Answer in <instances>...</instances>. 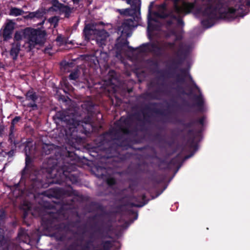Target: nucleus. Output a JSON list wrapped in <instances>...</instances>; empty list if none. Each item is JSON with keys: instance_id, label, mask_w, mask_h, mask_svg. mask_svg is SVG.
Masks as SVG:
<instances>
[{"instance_id": "nucleus-1", "label": "nucleus", "mask_w": 250, "mask_h": 250, "mask_svg": "<svg viewBox=\"0 0 250 250\" xmlns=\"http://www.w3.org/2000/svg\"><path fill=\"white\" fill-rule=\"evenodd\" d=\"M210 2L200 8L195 7L194 3L183 2L181 5L175 3L174 8L175 11L180 14H187L193 11L196 16H202L205 20H212L217 18L224 19L230 21L237 16L236 9L228 6H223L217 10H212Z\"/></svg>"}, {"instance_id": "nucleus-2", "label": "nucleus", "mask_w": 250, "mask_h": 250, "mask_svg": "<svg viewBox=\"0 0 250 250\" xmlns=\"http://www.w3.org/2000/svg\"><path fill=\"white\" fill-rule=\"evenodd\" d=\"M97 24H89L85 26L83 32L86 39L87 40L96 39L100 46L104 44V42L108 37V34L104 30L99 28Z\"/></svg>"}, {"instance_id": "nucleus-3", "label": "nucleus", "mask_w": 250, "mask_h": 250, "mask_svg": "<svg viewBox=\"0 0 250 250\" xmlns=\"http://www.w3.org/2000/svg\"><path fill=\"white\" fill-rule=\"evenodd\" d=\"M26 43L28 44L29 51L37 44H41L44 42L45 33L38 29L28 28Z\"/></svg>"}, {"instance_id": "nucleus-4", "label": "nucleus", "mask_w": 250, "mask_h": 250, "mask_svg": "<svg viewBox=\"0 0 250 250\" xmlns=\"http://www.w3.org/2000/svg\"><path fill=\"white\" fill-rule=\"evenodd\" d=\"M50 10L64 13L66 17H68L73 9L60 3L58 0H55L52 1V6L50 8Z\"/></svg>"}, {"instance_id": "nucleus-5", "label": "nucleus", "mask_w": 250, "mask_h": 250, "mask_svg": "<svg viewBox=\"0 0 250 250\" xmlns=\"http://www.w3.org/2000/svg\"><path fill=\"white\" fill-rule=\"evenodd\" d=\"M15 23L11 20H8L5 24L0 32V35L4 41L9 40L11 37L12 32L14 29Z\"/></svg>"}, {"instance_id": "nucleus-6", "label": "nucleus", "mask_w": 250, "mask_h": 250, "mask_svg": "<svg viewBox=\"0 0 250 250\" xmlns=\"http://www.w3.org/2000/svg\"><path fill=\"white\" fill-rule=\"evenodd\" d=\"M28 32V28L16 31L14 35V42H19L24 38L27 39Z\"/></svg>"}, {"instance_id": "nucleus-7", "label": "nucleus", "mask_w": 250, "mask_h": 250, "mask_svg": "<svg viewBox=\"0 0 250 250\" xmlns=\"http://www.w3.org/2000/svg\"><path fill=\"white\" fill-rule=\"evenodd\" d=\"M63 121L66 122L67 124V127L70 129H72L76 128V127L80 125V122L76 120L73 118H70L69 117H65L63 119Z\"/></svg>"}, {"instance_id": "nucleus-8", "label": "nucleus", "mask_w": 250, "mask_h": 250, "mask_svg": "<svg viewBox=\"0 0 250 250\" xmlns=\"http://www.w3.org/2000/svg\"><path fill=\"white\" fill-rule=\"evenodd\" d=\"M21 44L20 42H14L10 50V55L14 60H16L20 50Z\"/></svg>"}, {"instance_id": "nucleus-9", "label": "nucleus", "mask_w": 250, "mask_h": 250, "mask_svg": "<svg viewBox=\"0 0 250 250\" xmlns=\"http://www.w3.org/2000/svg\"><path fill=\"white\" fill-rule=\"evenodd\" d=\"M23 13L24 11L22 9L16 7H12L10 9L9 15L16 17L21 15Z\"/></svg>"}, {"instance_id": "nucleus-10", "label": "nucleus", "mask_w": 250, "mask_h": 250, "mask_svg": "<svg viewBox=\"0 0 250 250\" xmlns=\"http://www.w3.org/2000/svg\"><path fill=\"white\" fill-rule=\"evenodd\" d=\"M44 14V12L42 10H38L36 12H31L28 15V17L30 18H42Z\"/></svg>"}, {"instance_id": "nucleus-11", "label": "nucleus", "mask_w": 250, "mask_h": 250, "mask_svg": "<svg viewBox=\"0 0 250 250\" xmlns=\"http://www.w3.org/2000/svg\"><path fill=\"white\" fill-rule=\"evenodd\" d=\"M130 26L126 22H124L119 29V31H120L122 34H127L129 30Z\"/></svg>"}, {"instance_id": "nucleus-12", "label": "nucleus", "mask_w": 250, "mask_h": 250, "mask_svg": "<svg viewBox=\"0 0 250 250\" xmlns=\"http://www.w3.org/2000/svg\"><path fill=\"white\" fill-rule=\"evenodd\" d=\"M37 99V97L33 91H28L26 94V100L28 101L34 102Z\"/></svg>"}, {"instance_id": "nucleus-13", "label": "nucleus", "mask_w": 250, "mask_h": 250, "mask_svg": "<svg viewBox=\"0 0 250 250\" xmlns=\"http://www.w3.org/2000/svg\"><path fill=\"white\" fill-rule=\"evenodd\" d=\"M126 2L127 4L131 5L133 8H134L133 7L134 5L135 7L140 6L135 0H126Z\"/></svg>"}, {"instance_id": "nucleus-14", "label": "nucleus", "mask_w": 250, "mask_h": 250, "mask_svg": "<svg viewBox=\"0 0 250 250\" xmlns=\"http://www.w3.org/2000/svg\"><path fill=\"white\" fill-rule=\"evenodd\" d=\"M117 11H118L121 15H129L130 9L126 8L125 9H118Z\"/></svg>"}, {"instance_id": "nucleus-15", "label": "nucleus", "mask_w": 250, "mask_h": 250, "mask_svg": "<svg viewBox=\"0 0 250 250\" xmlns=\"http://www.w3.org/2000/svg\"><path fill=\"white\" fill-rule=\"evenodd\" d=\"M79 76V72L78 70H75L72 73H71L69 75V78L71 80H75L77 79Z\"/></svg>"}, {"instance_id": "nucleus-16", "label": "nucleus", "mask_w": 250, "mask_h": 250, "mask_svg": "<svg viewBox=\"0 0 250 250\" xmlns=\"http://www.w3.org/2000/svg\"><path fill=\"white\" fill-rule=\"evenodd\" d=\"M48 21L49 22L53 23L54 25V26H55L57 23L58 21V19L56 17H54L50 18L48 20Z\"/></svg>"}, {"instance_id": "nucleus-17", "label": "nucleus", "mask_w": 250, "mask_h": 250, "mask_svg": "<svg viewBox=\"0 0 250 250\" xmlns=\"http://www.w3.org/2000/svg\"><path fill=\"white\" fill-rule=\"evenodd\" d=\"M107 183L109 185H112L114 184L115 180L113 178H109L107 181Z\"/></svg>"}, {"instance_id": "nucleus-18", "label": "nucleus", "mask_w": 250, "mask_h": 250, "mask_svg": "<svg viewBox=\"0 0 250 250\" xmlns=\"http://www.w3.org/2000/svg\"><path fill=\"white\" fill-rule=\"evenodd\" d=\"M27 147H28V146H26L25 147V154H26V162H27V159H28V158L29 157V155L28 154V152H27Z\"/></svg>"}, {"instance_id": "nucleus-19", "label": "nucleus", "mask_w": 250, "mask_h": 250, "mask_svg": "<svg viewBox=\"0 0 250 250\" xmlns=\"http://www.w3.org/2000/svg\"><path fill=\"white\" fill-rule=\"evenodd\" d=\"M157 16L158 17H160L161 18H165L166 16V14H164V13H157Z\"/></svg>"}, {"instance_id": "nucleus-20", "label": "nucleus", "mask_w": 250, "mask_h": 250, "mask_svg": "<svg viewBox=\"0 0 250 250\" xmlns=\"http://www.w3.org/2000/svg\"><path fill=\"white\" fill-rule=\"evenodd\" d=\"M20 120V118L19 117H16L15 118H14L13 120V124H15L17 122H18Z\"/></svg>"}, {"instance_id": "nucleus-21", "label": "nucleus", "mask_w": 250, "mask_h": 250, "mask_svg": "<svg viewBox=\"0 0 250 250\" xmlns=\"http://www.w3.org/2000/svg\"><path fill=\"white\" fill-rule=\"evenodd\" d=\"M165 9V5L164 4H162L160 6L159 11H164Z\"/></svg>"}, {"instance_id": "nucleus-22", "label": "nucleus", "mask_w": 250, "mask_h": 250, "mask_svg": "<svg viewBox=\"0 0 250 250\" xmlns=\"http://www.w3.org/2000/svg\"><path fill=\"white\" fill-rule=\"evenodd\" d=\"M3 239V236L2 235H0V246L2 245V241Z\"/></svg>"}, {"instance_id": "nucleus-23", "label": "nucleus", "mask_w": 250, "mask_h": 250, "mask_svg": "<svg viewBox=\"0 0 250 250\" xmlns=\"http://www.w3.org/2000/svg\"><path fill=\"white\" fill-rule=\"evenodd\" d=\"M28 104L29 105V106H32V107H36V105L33 103V104H32V103H30V104Z\"/></svg>"}, {"instance_id": "nucleus-24", "label": "nucleus", "mask_w": 250, "mask_h": 250, "mask_svg": "<svg viewBox=\"0 0 250 250\" xmlns=\"http://www.w3.org/2000/svg\"><path fill=\"white\" fill-rule=\"evenodd\" d=\"M151 29V26L150 25V21H149L148 23V30H150Z\"/></svg>"}, {"instance_id": "nucleus-25", "label": "nucleus", "mask_w": 250, "mask_h": 250, "mask_svg": "<svg viewBox=\"0 0 250 250\" xmlns=\"http://www.w3.org/2000/svg\"><path fill=\"white\" fill-rule=\"evenodd\" d=\"M30 208V206L29 205V204L28 203L26 205V207L24 208V209H29Z\"/></svg>"}, {"instance_id": "nucleus-26", "label": "nucleus", "mask_w": 250, "mask_h": 250, "mask_svg": "<svg viewBox=\"0 0 250 250\" xmlns=\"http://www.w3.org/2000/svg\"><path fill=\"white\" fill-rule=\"evenodd\" d=\"M56 40H57V42H61V40H62V38H61V37H58L57 38Z\"/></svg>"}, {"instance_id": "nucleus-27", "label": "nucleus", "mask_w": 250, "mask_h": 250, "mask_svg": "<svg viewBox=\"0 0 250 250\" xmlns=\"http://www.w3.org/2000/svg\"><path fill=\"white\" fill-rule=\"evenodd\" d=\"M74 3H78L81 0H72Z\"/></svg>"}, {"instance_id": "nucleus-28", "label": "nucleus", "mask_w": 250, "mask_h": 250, "mask_svg": "<svg viewBox=\"0 0 250 250\" xmlns=\"http://www.w3.org/2000/svg\"><path fill=\"white\" fill-rule=\"evenodd\" d=\"M135 1H136V2L138 3L139 5L141 4L140 0H135Z\"/></svg>"}, {"instance_id": "nucleus-29", "label": "nucleus", "mask_w": 250, "mask_h": 250, "mask_svg": "<svg viewBox=\"0 0 250 250\" xmlns=\"http://www.w3.org/2000/svg\"><path fill=\"white\" fill-rule=\"evenodd\" d=\"M247 4L248 5L250 4V1H248L247 2Z\"/></svg>"}, {"instance_id": "nucleus-30", "label": "nucleus", "mask_w": 250, "mask_h": 250, "mask_svg": "<svg viewBox=\"0 0 250 250\" xmlns=\"http://www.w3.org/2000/svg\"><path fill=\"white\" fill-rule=\"evenodd\" d=\"M45 52H46V53H48V52H47V49H45Z\"/></svg>"}, {"instance_id": "nucleus-31", "label": "nucleus", "mask_w": 250, "mask_h": 250, "mask_svg": "<svg viewBox=\"0 0 250 250\" xmlns=\"http://www.w3.org/2000/svg\"><path fill=\"white\" fill-rule=\"evenodd\" d=\"M202 22L203 23V24H205V23H204V21H203Z\"/></svg>"}, {"instance_id": "nucleus-32", "label": "nucleus", "mask_w": 250, "mask_h": 250, "mask_svg": "<svg viewBox=\"0 0 250 250\" xmlns=\"http://www.w3.org/2000/svg\"><path fill=\"white\" fill-rule=\"evenodd\" d=\"M44 19H44V18H43V21H43V22H44Z\"/></svg>"}]
</instances>
